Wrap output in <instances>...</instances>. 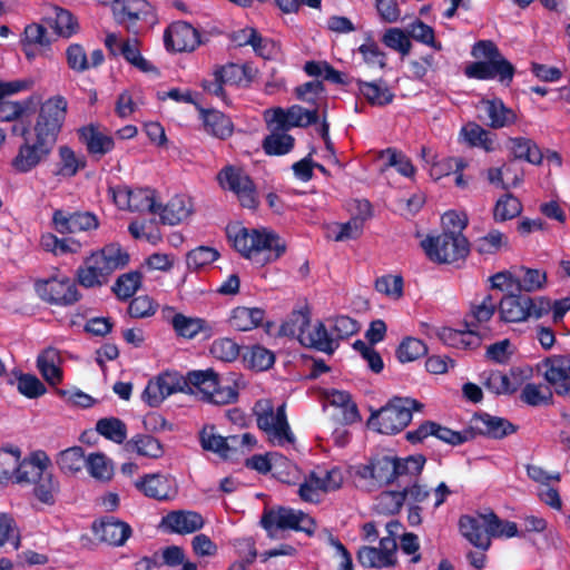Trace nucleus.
Returning a JSON list of instances; mask_svg holds the SVG:
<instances>
[{
  "instance_id": "nucleus-2",
  "label": "nucleus",
  "mask_w": 570,
  "mask_h": 570,
  "mask_svg": "<svg viewBox=\"0 0 570 570\" xmlns=\"http://www.w3.org/2000/svg\"><path fill=\"white\" fill-rule=\"evenodd\" d=\"M461 534L474 547L485 551L491 547V539L511 538L518 534L514 522L502 521L491 510L476 512L474 515H462L459 520Z\"/></svg>"
},
{
  "instance_id": "nucleus-6",
  "label": "nucleus",
  "mask_w": 570,
  "mask_h": 570,
  "mask_svg": "<svg viewBox=\"0 0 570 570\" xmlns=\"http://www.w3.org/2000/svg\"><path fill=\"white\" fill-rule=\"evenodd\" d=\"M20 480L22 483H32L35 497L45 504H53L59 492V483L49 469V459L46 455H35L21 463Z\"/></svg>"
},
{
  "instance_id": "nucleus-1",
  "label": "nucleus",
  "mask_w": 570,
  "mask_h": 570,
  "mask_svg": "<svg viewBox=\"0 0 570 570\" xmlns=\"http://www.w3.org/2000/svg\"><path fill=\"white\" fill-rule=\"evenodd\" d=\"M227 234L235 249L259 266L277 259L286 248L278 235L267 229L234 227Z\"/></svg>"
},
{
  "instance_id": "nucleus-32",
  "label": "nucleus",
  "mask_w": 570,
  "mask_h": 570,
  "mask_svg": "<svg viewBox=\"0 0 570 570\" xmlns=\"http://www.w3.org/2000/svg\"><path fill=\"white\" fill-rule=\"evenodd\" d=\"M362 212L364 216L352 217L347 223L334 224L332 233L334 234L335 242H345L358 238L364 228V222L372 215L371 206L367 202L363 204Z\"/></svg>"
},
{
  "instance_id": "nucleus-24",
  "label": "nucleus",
  "mask_w": 570,
  "mask_h": 570,
  "mask_svg": "<svg viewBox=\"0 0 570 570\" xmlns=\"http://www.w3.org/2000/svg\"><path fill=\"white\" fill-rule=\"evenodd\" d=\"M159 208L156 215L167 225H176L187 219L193 213L191 200L181 195L174 196L166 205L157 203Z\"/></svg>"
},
{
  "instance_id": "nucleus-31",
  "label": "nucleus",
  "mask_w": 570,
  "mask_h": 570,
  "mask_svg": "<svg viewBox=\"0 0 570 570\" xmlns=\"http://www.w3.org/2000/svg\"><path fill=\"white\" fill-rule=\"evenodd\" d=\"M358 91L366 101L376 107L390 105L394 99V94L383 81H363L357 80Z\"/></svg>"
},
{
  "instance_id": "nucleus-50",
  "label": "nucleus",
  "mask_w": 570,
  "mask_h": 570,
  "mask_svg": "<svg viewBox=\"0 0 570 570\" xmlns=\"http://www.w3.org/2000/svg\"><path fill=\"white\" fill-rule=\"evenodd\" d=\"M522 205L512 194H505L498 199L494 207V219L504 222L512 219L521 214Z\"/></svg>"
},
{
  "instance_id": "nucleus-39",
  "label": "nucleus",
  "mask_w": 570,
  "mask_h": 570,
  "mask_svg": "<svg viewBox=\"0 0 570 570\" xmlns=\"http://www.w3.org/2000/svg\"><path fill=\"white\" fill-rule=\"evenodd\" d=\"M86 459L82 448L72 446L58 454L57 464L63 473L73 475L81 471Z\"/></svg>"
},
{
  "instance_id": "nucleus-56",
  "label": "nucleus",
  "mask_w": 570,
  "mask_h": 570,
  "mask_svg": "<svg viewBox=\"0 0 570 570\" xmlns=\"http://www.w3.org/2000/svg\"><path fill=\"white\" fill-rule=\"evenodd\" d=\"M375 289L393 299L403 296V278L401 275H384L375 281Z\"/></svg>"
},
{
  "instance_id": "nucleus-40",
  "label": "nucleus",
  "mask_w": 570,
  "mask_h": 570,
  "mask_svg": "<svg viewBox=\"0 0 570 570\" xmlns=\"http://www.w3.org/2000/svg\"><path fill=\"white\" fill-rule=\"evenodd\" d=\"M129 452H137L139 455L157 459L163 455V446L158 440L150 435H138L125 444Z\"/></svg>"
},
{
  "instance_id": "nucleus-41",
  "label": "nucleus",
  "mask_w": 570,
  "mask_h": 570,
  "mask_svg": "<svg viewBox=\"0 0 570 570\" xmlns=\"http://www.w3.org/2000/svg\"><path fill=\"white\" fill-rule=\"evenodd\" d=\"M311 316L308 309L294 311L279 326L278 334L283 336H296L301 341V333L304 334L309 326Z\"/></svg>"
},
{
  "instance_id": "nucleus-7",
  "label": "nucleus",
  "mask_w": 570,
  "mask_h": 570,
  "mask_svg": "<svg viewBox=\"0 0 570 570\" xmlns=\"http://www.w3.org/2000/svg\"><path fill=\"white\" fill-rule=\"evenodd\" d=\"M421 406L415 400L394 397L385 406L373 412L367 424L383 434L397 433L410 423L412 409L419 410Z\"/></svg>"
},
{
  "instance_id": "nucleus-43",
  "label": "nucleus",
  "mask_w": 570,
  "mask_h": 570,
  "mask_svg": "<svg viewBox=\"0 0 570 570\" xmlns=\"http://www.w3.org/2000/svg\"><path fill=\"white\" fill-rule=\"evenodd\" d=\"M173 327L179 336L193 338L203 331H209V325L202 318L187 317L176 314L171 321Z\"/></svg>"
},
{
  "instance_id": "nucleus-64",
  "label": "nucleus",
  "mask_w": 570,
  "mask_h": 570,
  "mask_svg": "<svg viewBox=\"0 0 570 570\" xmlns=\"http://www.w3.org/2000/svg\"><path fill=\"white\" fill-rule=\"evenodd\" d=\"M505 244L507 237L499 230H492L476 240L475 248L480 254H494Z\"/></svg>"
},
{
  "instance_id": "nucleus-22",
  "label": "nucleus",
  "mask_w": 570,
  "mask_h": 570,
  "mask_svg": "<svg viewBox=\"0 0 570 570\" xmlns=\"http://www.w3.org/2000/svg\"><path fill=\"white\" fill-rule=\"evenodd\" d=\"M530 296L520 292L505 294L499 302L500 320L505 323H521L529 320Z\"/></svg>"
},
{
  "instance_id": "nucleus-4",
  "label": "nucleus",
  "mask_w": 570,
  "mask_h": 570,
  "mask_svg": "<svg viewBox=\"0 0 570 570\" xmlns=\"http://www.w3.org/2000/svg\"><path fill=\"white\" fill-rule=\"evenodd\" d=\"M472 56L483 60L473 62L465 68V75L469 78L491 79L499 77L502 82L512 80L514 68L501 55L494 42L490 40L478 41L472 48Z\"/></svg>"
},
{
  "instance_id": "nucleus-3",
  "label": "nucleus",
  "mask_w": 570,
  "mask_h": 570,
  "mask_svg": "<svg viewBox=\"0 0 570 570\" xmlns=\"http://www.w3.org/2000/svg\"><path fill=\"white\" fill-rule=\"evenodd\" d=\"M128 262V253L118 244L106 245L85 259L77 271L78 283L86 288L101 287L114 272L124 268Z\"/></svg>"
},
{
  "instance_id": "nucleus-51",
  "label": "nucleus",
  "mask_w": 570,
  "mask_h": 570,
  "mask_svg": "<svg viewBox=\"0 0 570 570\" xmlns=\"http://www.w3.org/2000/svg\"><path fill=\"white\" fill-rule=\"evenodd\" d=\"M97 431L105 438L122 443L127 438V429L122 421L116 417L101 419L97 422Z\"/></svg>"
},
{
  "instance_id": "nucleus-21",
  "label": "nucleus",
  "mask_w": 570,
  "mask_h": 570,
  "mask_svg": "<svg viewBox=\"0 0 570 570\" xmlns=\"http://www.w3.org/2000/svg\"><path fill=\"white\" fill-rule=\"evenodd\" d=\"M544 379L560 394L570 383V355H552L542 361Z\"/></svg>"
},
{
  "instance_id": "nucleus-46",
  "label": "nucleus",
  "mask_w": 570,
  "mask_h": 570,
  "mask_svg": "<svg viewBox=\"0 0 570 570\" xmlns=\"http://www.w3.org/2000/svg\"><path fill=\"white\" fill-rule=\"evenodd\" d=\"M323 92L324 86L320 80L308 81L295 88L296 97L304 102L315 106L314 108H317V110L325 106Z\"/></svg>"
},
{
  "instance_id": "nucleus-33",
  "label": "nucleus",
  "mask_w": 570,
  "mask_h": 570,
  "mask_svg": "<svg viewBox=\"0 0 570 570\" xmlns=\"http://www.w3.org/2000/svg\"><path fill=\"white\" fill-rule=\"evenodd\" d=\"M78 134L90 154L101 156L114 148V139L94 126L82 127L78 130Z\"/></svg>"
},
{
  "instance_id": "nucleus-14",
  "label": "nucleus",
  "mask_w": 570,
  "mask_h": 570,
  "mask_svg": "<svg viewBox=\"0 0 570 570\" xmlns=\"http://www.w3.org/2000/svg\"><path fill=\"white\" fill-rule=\"evenodd\" d=\"M37 295L51 305L67 306L79 301L76 284L69 278H50L36 282Z\"/></svg>"
},
{
  "instance_id": "nucleus-12",
  "label": "nucleus",
  "mask_w": 570,
  "mask_h": 570,
  "mask_svg": "<svg viewBox=\"0 0 570 570\" xmlns=\"http://www.w3.org/2000/svg\"><path fill=\"white\" fill-rule=\"evenodd\" d=\"M216 178L219 187L234 193L243 207L256 208L258 204L256 187L243 168L227 165L218 171Z\"/></svg>"
},
{
  "instance_id": "nucleus-52",
  "label": "nucleus",
  "mask_w": 570,
  "mask_h": 570,
  "mask_svg": "<svg viewBox=\"0 0 570 570\" xmlns=\"http://www.w3.org/2000/svg\"><path fill=\"white\" fill-rule=\"evenodd\" d=\"M405 499L406 493L402 491H384L376 499V510L384 514L397 513Z\"/></svg>"
},
{
  "instance_id": "nucleus-8",
  "label": "nucleus",
  "mask_w": 570,
  "mask_h": 570,
  "mask_svg": "<svg viewBox=\"0 0 570 570\" xmlns=\"http://www.w3.org/2000/svg\"><path fill=\"white\" fill-rule=\"evenodd\" d=\"M284 407L283 404L275 410L269 400H259L253 409L258 428L267 434L269 441L278 445L294 441Z\"/></svg>"
},
{
  "instance_id": "nucleus-62",
  "label": "nucleus",
  "mask_w": 570,
  "mask_h": 570,
  "mask_svg": "<svg viewBox=\"0 0 570 570\" xmlns=\"http://www.w3.org/2000/svg\"><path fill=\"white\" fill-rule=\"evenodd\" d=\"M256 444L255 438L249 433L243 435H230L226 438L227 459L233 458L237 453L245 454L249 452Z\"/></svg>"
},
{
  "instance_id": "nucleus-34",
  "label": "nucleus",
  "mask_w": 570,
  "mask_h": 570,
  "mask_svg": "<svg viewBox=\"0 0 570 570\" xmlns=\"http://www.w3.org/2000/svg\"><path fill=\"white\" fill-rule=\"evenodd\" d=\"M146 0H112L111 9L115 18L124 23L127 20L136 22L142 14L148 13Z\"/></svg>"
},
{
  "instance_id": "nucleus-18",
  "label": "nucleus",
  "mask_w": 570,
  "mask_h": 570,
  "mask_svg": "<svg viewBox=\"0 0 570 570\" xmlns=\"http://www.w3.org/2000/svg\"><path fill=\"white\" fill-rule=\"evenodd\" d=\"M165 45L175 51H191L199 45L198 31L185 21H178L168 27L165 32Z\"/></svg>"
},
{
  "instance_id": "nucleus-44",
  "label": "nucleus",
  "mask_w": 570,
  "mask_h": 570,
  "mask_svg": "<svg viewBox=\"0 0 570 570\" xmlns=\"http://www.w3.org/2000/svg\"><path fill=\"white\" fill-rule=\"evenodd\" d=\"M141 278L142 276L138 271L121 274L111 289L119 299H128L139 289Z\"/></svg>"
},
{
  "instance_id": "nucleus-48",
  "label": "nucleus",
  "mask_w": 570,
  "mask_h": 570,
  "mask_svg": "<svg viewBox=\"0 0 570 570\" xmlns=\"http://www.w3.org/2000/svg\"><path fill=\"white\" fill-rule=\"evenodd\" d=\"M88 472L98 481H109L112 476V464L101 453H92L86 459Z\"/></svg>"
},
{
  "instance_id": "nucleus-25",
  "label": "nucleus",
  "mask_w": 570,
  "mask_h": 570,
  "mask_svg": "<svg viewBox=\"0 0 570 570\" xmlns=\"http://www.w3.org/2000/svg\"><path fill=\"white\" fill-rule=\"evenodd\" d=\"M394 458L382 456L358 466L357 474L362 479H373L379 484H387L395 479Z\"/></svg>"
},
{
  "instance_id": "nucleus-55",
  "label": "nucleus",
  "mask_w": 570,
  "mask_h": 570,
  "mask_svg": "<svg viewBox=\"0 0 570 570\" xmlns=\"http://www.w3.org/2000/svg\"><path fill=\"white\" fill-rule=\"evenodd\" d=\"M521 399L532 406L550 405L553 402V394L548 387L543 390L535 384H527L522 390Z\"/></svg>"
},
{
  "instance_id": "nucleus-23",
  "label": "nucleus",
  "mask_w": 570,
  "mask_h": 570,
  "mask_svg": "<svg viewBox=\"0 0 570 570\" xmlns=\"http://www.w3.org/2000/svg\"><path fill=\"white\" fill-rule=\"evenodd\" d=\"M92 530L100 541L110 546H122L131 534L129 524L114 517L101 519L92 525Z\"/></svg>"
},
{
  "instance_id": "nucleus-47",
  "label": "nucleus",
  "mask_w": 570,
  "mask_h": 570,
  "mask_svg": "<svg viewBox=\"0 0 570 570\" xmlns=\"http://www.w3.org/2000/svg\"><path fill=\"white\" fill-rule=\"evenodd\" d=\"M119 51L130 65L140 71L149 72L154 70L151 63L140 55L137 39H128L127 41L122 42L119 46Z\"/></svg>"
},
{
  "instance_id": "nucleus-58",
  "label": "nucleus",
  "mask_w": 570,
  "mask_h": 570,
  "mask_svg": "<svg viewBox=\"0 0 570 570\" xmlns=\"http://www.w3.org/2000/svg\"><path fill=\"white\" fill-rule=\"evenodd\" d=\"M210 354L217 360L233 362L239 355V346L230 338H218L213 342Z\"/></svg>"
},
{
  "instance_id": "nucleus-9",
  "label": "nucleus",
  "mask_w": 570,
  "mask_h": 570,
  "mask_svg": "<svg viewBox=\"0 0 570 570\" xmlns=\"http://www.w3.org/2000/svg\"><path fill=\"white\" fill-rule=\"evenodd\" d=\"M261 523L272 539L278 538V531L285 530L303 531L312 535L316 527L306 513L283 507L265 511Z\"/></svg>"
},
{
  "instance_id": "nucleus-63",
  "label": "nucleus",
  "mask_w": 570,
  "mask_h": 570,
  "mask_svg": "<svg viewBox=\"0 0 570 570\" xmlns=\"http://www.w3.org/2000/svg\"><path fill=\"white\" fill-rule=\"evenodd\" d=\"M53 28L57 35L63 38H70L77 32L78 23L71 12L63 9H57L53 20Z\"/></svg>"
},
{
  "instance_id": "nucleus-49",
  "label": "nucleus",
  "mask_w": 570,
  "mask_h": 570,
  "mask_svg": "<svg viewBox=\"0 0 570 570\" xmlns=\"http://www.w3.org/2000/svg\"><path fill=\"white\" fill-rule=\"evenodd\" d=\"M478 420L483 424L484 433L494 439L504 438L505 435L515 431V428L512 423L498 416L481 414L479 415Z\"/></svg>"
},
{
  "instance_id": "nucleus-38",
  "label": "nucleus",
  "mask_w": 570,
  "mask_h": 570,
  "mask_svg": "<svg viewBox=\"0 0 570 570\" xmlns=\"http://www.w3.org/2000/svg\"><path fill=\"white\" fill-rule=\"evenodd\" d=\"M287 129H279L278 125L263 141V148L268 155L287 154L294 146V138L286 134Z\"/></svg>"
},
{
  "instance_id": "nucleus-37",
  "label": "nucleus",
  "mask_w": 570,
  "mask_h": 570,
  "mask_svg": "<svg viewBox=\"0 0 570 570\" xmlns=\"http://www.w3.org/2000/svg\"><path fill=\"white\" fill-rule=\"evenodd\" d=\"M58 175L62 177H73L86 166V158L73 151L69 146H60Z\"/></svg>"
},
{
  "instance_id": "nucleus-53",
  "label": "nucleus",
  "mask_w": 570,
  "mask_h": 570,
  "mask_svg": "<svg viewBox=\"0 0 570 570\" xmlns=\"http://www.w3.org/2000/svg\"><path fill=\"white\" fill-rule=\"evenodd\" d=\"M155 191L149 189H136L131 193L130 212H149L156 215L158 212Z\"/></svg>"
},
{
  "instance_id": "nucleus-26",
  "label": "nucleus",
  "mask_w": 570,
  "mask_h": 570,
  "mask_svg": "<svg viewBox=\"0 0 570 570\" xmlns=\"http://www.w3.org/2000/svg\"><path fill=\"white\" fill-rule=\"evenodd\" d=\"M430 435L452 445H458L466 441V436L460 432L441 426L434 422H425L417 430L409 432L407 440L411 442H420Z\"/></svg>"
},
{
  "instance_id": "nucleus-20",
  "label": "nucleus",
  "mask_w": 570,
  "mask_h": 570,
  "mask_svg": "<svg viewBox=\"0 0 570 570\" xmlns=\"http://www.w3.org/2000/svg\"><path fill=\"white\" fill-rule=\"evenodd\" d=\"M478 109L483 110L485 115L479 116V119L493 129L503 128L517 121L515 112L499 99H482Z\"/></svg>"
},
{
  "instance_id": "nucleus-17",
  "label": "nucleus",
  "mask_w": 570,
  "mask_h": 570,
  "mask_svg": "<svg viewBox=\"0 0 570 570\" xmlns=\"http://www.w3.org/2000/svg\"><path fill=\"white\" fill-rule=\"evenodd\" d=\"M52 223L60 234H72L96 229L99 226L96 215L89 212L69 214L61 209L53 213Z\"/></svg>"
},
{
  "instance_id": "nucleus-5",
  "label": "nucleus",
  "mask_w": 570,
  "mask_h": 570,
  "mask_svg": "<svg viewBox=\"0 0 570 570\" xmlns=\"http://www.w3.org/2000/svg\"><path fill=\"white\" fill-rule=\"evenodd\" d=\"M184 384L188 386V393L217 405L233 403L238 397L236 381L233 385L222 386L218 374L212 368L189 372Z\"/></svg>"
},
{
  "instance_id": "nucleus-19",
  "label": "nucleus",
  "mask_w": 570,
  "mask_h": 570,
  "mask_svg": "<svg viewBox=\"0 0 570 570\" xmlns=\"http://www.w3.org/2000/svg\"><path fill=\"white\" fill-rule=\"evenodd\" d=\"M499 304L493 299L492 295H485L480 302L471 304L470 313L465 317L466 334L471 337L464 341L466 345H479V337H474L475 331L473 330L478 324L485 323L491 320Z\"/></svg>"
},
{
  "instance_id": "nucleus-54",
  "label": "nucleus",
  "mask_w": 570,
  "mask_h": 570,
  "mask_svg": "<svg viewBox=\"0 0 570 570\" xmlns=\"http://www.w3.org/2000/svg\"><path fill=\"white\" fill-rule=\"evenodd\" d=\"M41 246L45 250L55 255L77 253L80 244L71 239H59L53 234H46L41 237Z\"/></svg>"
},
{
  "instance_id": "nucleus-29",
  "label": "nucleus",
  "mask_w": 570,
  "mask_h": 570,
  "mask_svg": "<svg viewBox=\"0 0 570 570\" xmlns=\"http://www.w3.org/2000/svg\"><path fill=\"white\" fill-rule=\"evenodd\" d=\"M163 523L176 533H191L204 527L203 517L193 511H174L168 513Z\"/></svg>"
},
{
  "instance_id": "nucleus-30",
  "label": "nucleus",
  "mask_w": 570,
  "mask_h": 570,
  "mask_svg": "<svg viewBox=\"0 0 570 570\" xmlns=\"http://www.w3.org/2000/svg\"><path fill=\"white\" fill-rule=\"evenodd\" d=\"M299 343L328 354H332L336 347L335 340L328 335L322 322H317L314 325L309 324V326L305 328L304 334L301 333Z\"/></svg>"
},
{
  "instance_id": "nucleus-10",
  "label": "nucleus",
  "mask_w": 570,
  "mask_h": 570,
  "mask_svg": "<svg viewBox=\"0 0 570 570\" xmlns=\"http://www.w3.org/2000/svg\"><path fill=\"white\" fill-rule=\"evenodd\" d=\"M67 111V101L61 96L46 100L39 110L33 126V137L56 146Z\"/></svg>"
},
{
  "instance_id": "nucleus-28",
  "label": "nucleus",
  "mask_w": 570,
  "mask_h": 570,
  "mask_svg": "<svg viewBox=\"0 0 570 570\" xmlns=\"http://www.w3.org/2000/svg\"><path fill=\"white\" fill-rule=\"evenodd\" d=\"M62 357L53 347L46 348L37 358V366L45 381L50 385H57L62 380Z\"/></svg>"
},
{
  "instance_id": "nucleus-15",
  "label": "nucleus",
  "mask_w": 570,
  "mask_h": 570,
  "mask_svg": "<svg viewBox=\"0 0 570 570\" xmlns=\"http://www.w3.org/2000/svg\"><path fill=\"white\" fill-rule=\"evenodd\" d=\"M397 544L393 538H382L380 547H362L357 552L358 562L366 568L393 567L396 563Z\"/></svg>"
},
{
  "instance_id": "nucleus-27",
  "label": "nucleus",
  "mask_w": 570,
  "mask_h": 570,
  "mask_svg": "<svg viewBox=\"0 0 570 570\" xmlns=\"http://www.w3.org/2000/svg\"><path fill=\"white\" fill-rule=\"evenodd\" d=\"M135 485L146 497L156 500H168L176 493L170 485L169 476L160 473L146 474Z\"/></svg>"
},
{
  "instance_id": "nucleus-13",
  "label": "nucleus",
  "mask_w": 570,
  "mask_h": 570,
  "mask_svg": "<svg viewBox=\"0 0 570 570\" xmlns=\"http://www.w3.org/2000/svg\"><path fill=\"white\" fill-rule=\"evenodd\" d=\"M55 146L33 136L24 138L16 156L11 159V167L18 174H27L46 164Z\"/></svg>"
},
{
  "instance_id": "nucleus-59",
  "label": "nucleus",
  "mask_w": 570,
  "mask_h": 570,
  "mask_svg": "<svg viewBox=\"0 0 570 570\" xmlns=\"http://www.w3.org/2000/svg\"><path fill=\"white\" fill-rule=\"evenodd\" d=\"M202 446L207 451L219 454L223 459H227L226 438L216 434L214 426L204 428L200 433Z\"/></svg>"
},
{
  "instance_id": "nucleus-16",
  "label": "nucleus",
  "mask_w": 570,
  "mask_h": 570,
  "mask_svg": "<svg viewBox=\"0 0 570 570\" xmlns=\"http://www.w3.org/2000/svg\"><path fill=\"white\" fill-rule=\"evenodd\" d=\"M269 122L278 125L279 129H289L292 127H307L317 122L318 111L317 108H303L295 105L288 109L275 108L272 111Z\"/></svg>"
},
{
  "instance_id": "nucleus-35",
  "label": "nucleus",
  "mask_w": 570,
  "mask_h": 570,
  "mask_svg": "<svg viewBox=\"0 0 570 570\" xmlns=\"http://www.w3.org/2000/svg\"><path fill=\"white\" fill-rule=\"evenodd\" d=\"M265 311L258 307L238 306L233 311L230 323L238 331L257 327L264 320Z\"/></svg>"
},
{
  "instance_id": "nucleus-61",
  "label": "nucleus",
  "mask_w": 570,
  "mask_h": 570,
  "mask_svg": "<svg viewBox=\"0 0 570 570\" xmlns=\"http://www.w3.org/2000/svg\"><path fill=\"white\" fill-rule=\"evenodd\" d=\"M218 252L213 247L200 246L190 250L187 255V265L190 268H202L218 258Z\"/></svg>"
},
{
  "instance_id": "nucleus-11",
  "label": "nucleus",
  "mask_w": 570,
  "mask_h": 570,
  "mask_svg": "<svg viewBox=\"0 0 570 570\" xmlns=\"http://www.w3.org/2000/svg\"><path fill=\"white\" fill-rule=\"evenodd\" d=\"M421 246L428 257L439 264L456 262L469 253V242L464 235L453 236L442 233L436 237H426Z\"/></svg>"
},
{
  "instance_id": "nucleus-36",
  "label": "nucleus",
  "mask_w": 570,
  "mask_h": 570,
  "mask_svg": "<svg viewBox=\"0 0 570 570\" xmlns=\"http://www.w3.org/2000/svg\"><path fill=\"white\" fill-rule=\"evenodd\" d=\"M199 110L208 132L220 139H225L232 135L233 124L225 115L217 110H205L203 108H199Z\"/></svg>"
},
{
  "instance_id": "nucleus-42",
  "label": "nucleus",
  "mask_w": 570,
  "mask_h": 570,
  "mask_svg": "<svg viewBox=\"0 0 570 570\" xmlns=\"http://www.w3.org/2000/svg\"><path fill=\"white\" fill-rule=\"evenodd\" d=\"M460 135L472 147H482L487 151L493 149L491 134L476 122H468L462 127Z\"/></svg>"
},
{
  "instance_id": "nucleus-60",
  "label": "nucleus",
  "mask_w": 570,
  "mask_h": 570,
  "mask_svg": "<svg viewBox=\"0 0 570 570\" xmlns=\"http://www.w3.org/2000/svg\"><path fill=\"white\" fill-rule=\"evenodd\" d=\"M520 271L524 272V275L522 278L519 277V292H535L538 289H541L547 281V275L544 272H541L540 269H532V268H520Z\"/></svg>"
},
{
  "instance_id": "nucleus-45",
  "label": "nucleus",
  "mask_w": 570,
  "mask_h": 570,
  "mask_svg": "<svg viewBox=\"0 0 570 570\" xmlns=\"http://www.w3.org/2000/svg\"><path fill=\"white\" fill-rule=\"evenodd\" d=\"M20 452L3 450L0 452V482H4L12 476H16L18 483H22L20 480Z\"/></svg>"
},
{
  "instance_id": "nucleus-57",
  "label": "nucleus",
  "mask_w": 570,
  "mask_h": 570,
  "mask_svg": "<svg viewBox=\"0 0 570 570\" xmlns=\"http://www.w3.org/2000/svg\"><path fill=\"white\" fill-rule=\"evenodd\" d=\"M426 352L428 348L421 340L407 337L400 344L397 357L402 363L413 362L425 355Z\"/></svg>"
}]
</instances>
